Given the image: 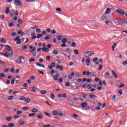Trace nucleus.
<instances>
[{
	"instance_id": "1",
	"label": "nucleus",
	"mask_w": 127,
	"mask_h": 127,
	"mask_svg": "<svg viewBox=\"0 0 127 127\" xmlns=\"http://www.w3.org/2000/svg\"><path fill=\"white\" fill-rule=\"evenodd\" d=\"M95 53L92 51H87L84 53V55L85 57H90L91 55H93V54H94Z\"/></svg>"
},
{
	"instance_id": "2",
	"label": "nucleus",
	"mask_w": 127,
	"mask_h": 127,
	"mask_svg": "<svg viewBox=\"0 0 127 127\" xmlns=\"http://www.w3.org/2000/svg\"><path fill=\"white\" fill-rule=\"evenodd\" d=\"M14 4L17 5V6H22V3L20 0H14Z\"/></svg>"
},
{
	"instance_id": "3",
	"label": "nucleus",
	"mask_w": 127,
	"mask_h": 127,
	"mask_svg": "<svg viewBox=\"0 0 127 127\" xmlns=\"http://www.w3.org/2000/svg\"><path fill=\"white\" fill-rule=\"evenodd\" d=\"M85 61L87 66H90V65H91V59H90V58H87Z\"/></svg>"
},
{
	"instance_id": "4",
	"label": "nucleus",
	"mask_w": 127,
	"mask_h": 127,
	"mask_svg": "<svg viewBox=\"0 0 127 127\" xmlns=\"http://www.w3.org/2000/svg\"><path fill=\"white\" fill-rule=\"evenodd\" d=\"M116 11L119 13H120V14H125V11H124V10L123 9H118L116 10Z\"/></svg>"
},
{
	"instance_id": "5",
	"label": "nucleus",
	"mask_w": 127,
	"mask_h": 127,
	"mask_svg": "<svg viewBox=\"0 0 127 127\" xmlns=\"http://www.w3.org/2000/svg\"><path fill=\"white\" fill-rule=\"evenodd\" d=\"M118 23L120 25H123V24H125V23H126V21L119 20H118Z\"/></svg>"
},
{
	"instance_id": "6",
	"label": "nucleus",
	"mask_w": 127,
	"mask_h": 127,
	"mask_svg": "<svg viewBox=\"0 0 127 127\" xmlns=\"http://www.w3.org/2000/svg\"><path fill=\"white\" fill-rule=\"evenodd\" d=\"M7 54L8 56L9 55L10 56H12V55H13V53L11 51V50H10L7 52Z\"/></svg>"
},
{
	"instance_id": "7",
	"label": "nucleus",
	"mask_w": 127,
	"mask_h": 127,
	"mask_svg": "<svg viewBox=\"0 0 127 127\" xmlns=\"http://www.w3.org/2000/svg\"><path fill=\"white\" fill-rule=\"evenodd\" d=\"M36 117L39 120H42V119H43V115H42V114H40L37 115Z\"/></svg>"
},
{
	"instance_id": "8",
	"label": "nucleus",
	"mask_w": 127,
	"mask_h": 127,
	"mask_svg": "<svg viewBox=\"0 0 127 127\" xmlns=\"http://www.w3.org/2000/svg\"><path fill=\"white\" fill-rule=\"evenodd\" d=\"M36 64L37 66H38L39 67H42L43 68H45V66L42 64H39L38 62H37L36 63Z\"/></svg>"
},
{
	"instance_id": "9",
	"label": "nucleus",
	"mask_w": 127,
	"mask_h": 127,
	"mask_svg": "<svg viewBox=\"0 0 127 127\" xmlns=\"http://www.w3.org/2000/svg\"><path fill=\"white\" fill-rule=\"evenodd\" d=\"M18 122L20 125H24V123H25V122L22 119L19 120Z\"/></svg>"
},
{
	"instance_id": "10",
	"label": "nucleus",
	"mask_w": 127,
	"mask_h": 127,
	"mask_svg": "<svg viewBox=\"0 0 127 127\" xmlns=\"http://www.w3.org/2000/svg\"><path fill=\"white\" fill-rule=\"evenodd\" d=\"M87 105H88V104L86 102L80 104V106H81L82 108H86V106H87Z\"/></svg>"
},
{
	"instance_id": "11",
	"label": "nucleus",
	"mask_w": 127,
	"mask_h": 127,
	"mask_svg": "<svg viewBox=\"0 0 127 127\" xmlns=\"http://www.w3.org/2000/svg\"><path fill=\"white\" fill-rule=\"evenodd\" d=\"M89 97H90V99H96V98H97V96L96 95H95L94 94H90L89 95Z\"/></svg>"
},
{
	"instance_id": "12",
	"label": "nucleus",
	"mask_w": 127,
	"mask_h": 127,
	"mask_svg": "<svg viewBox=\"0 0 127 127\" xmlns=\"http://www.w3.org/2000/svg\"><path fill=\"white\" fill-rule=\"evenodd\" d=\"M5 13L6 14H8V13H9V7H6V10L5 11Z\"/></svg>"
},
{
	"instance_id": "13",
	"label": "nucleus",
	"mask_w": 127,
	"mask_h": 127,
	"mask_svg": "<svg viewBox=\"0 0 127 127\" xmlns=\"http://www.w3.org/2000/svg\"><path fill=\"white\" fill-rule=\"evenodd\" d=\"M52 115L53 116H58V112H57V111H53L52 112Z\"/></svg>"
},
{
	"instance_id": "14",
	"label": "nucleus",
	"mask_w": 127,
	"mask_h": 127,
	"mask_svg": "<svg viewBox=\"0 0 127 127\" xmlns=\"http://www.w3.org/2000/svg\"><path fill=\"white\" fill-rule=\"evenodd\" d=\"M111 12V9L110 8H108L105 11V14H109Z\"/></svg>"
},
{
	"instance_id": "15",
	"label": "nucleus",
	"mask_w": 127,
	"mask_h": 127,
	"mask_svg": "<svg viewBox=\"0 0 127 127\" xmlns=\"http://www.w3.org/2000/svg\"><path fill=\"white\" fill-rule=\"evenodd\" d=\"M111 72L112 73V75L115 77V78H118V75H117L116 73H115V71L114 70H112Z\"/></svg>"
},
{
	"instance_id": "16",
	"label": "nucleus",
	"mask_w": 127,
	"mask_h": 127,
	"mask_svg": "<svg viewBox=\"0 0 127 127\" xmlns=\"http://www.w3.org/2000/svg\"><path fill=\"white\" fill-rule=\"evenodd\" d=\"M105 23L106 24H108V25H113V22L109 21H105Z\"/></svg>"
},
{
	"instance_id": "17",
	"label": "nucleus",
	"mask_w": 127,
	"mask_h": 127,
	"mask_svg": "<svg viewBox=\"0 0 127 127\" xmlns=\"http://www.w3.org/2000/svg\"><path fill=\"white\" fill-rule=\"evenodd\" d=\"M5 47L7 50L9 51L12 50L11 47H10V46H9V45H5Z\"/></svg>"
},
{
	"instance_id": "18",
	"label": "nucleus",
	"mask_w": 127,
	"mask_h": 127,
	"mask_svg": "<svg viewBox=\"0 0 127 127\" xmlns=\"http://www.w3.org/2000/svg\"><path fill=\"white\" fill-rule=\"evenodd\" d=\"M42 51H44L45 52H48V51H49V49L46 48V47H43Z\"/></svg>"
},
{
	"instance_id": "19",
	"label": "nucleus",
	"mask_w": 127,
	"mask_h": 127,
	"mask_svg": "<svg viewBox=\"0 0 127 127\" xmlns=\"http://www.w3.org/2000/svg\"><path fill=\"white\" fill-rule=\"evenodd\" d=\"M40 94L42 95H45L47 93V91L46 90H42L40 91Z\"/></svg>"
},
{
	"instance_id": "20",
	"label": "nucleus",
	"mask_w": 127,
	"mask_h": 127,
	"mask_svg": "<svg viewBox=\"0 0 127 127\" xmlns=\"http://www.w3.org/2000/svg\"><path fill=\"white\" fill-rule=\"evenodd\" d=\"M44 114H45L46 115V116H47V117H49V118H51V114L47 113V112H44Z\"/></svg>"
},
{
	"instance_id": "21",
	"label": "nucleus",
	"mask_w": 127,
	"mask_h": 127,
	"mask_svg": "<svg viewBox=\"0 0 127 127\" xmlns=\"http://www.w3.org/2000/svg\"><path fill=\"white\" fill-rule=\"evenodd\" d=\"M11 120H12V117H7L6 119V121H7V122H10Z\"/></svg>"
},
{
	"instance_id": "22",
	"label": "nucleus",
	"mask_w": 127,
	"mask_h": 127,
	"mask_svg": "<svg viewBox=\"0 0 127 127\" xmlns=\"http://www.w3.org/2000/svg\"><path fill=\"white\" fill-rule=\"evenodd\" d=\"M32 113H37L38 110L36 108H34L31 111Z\"/></svg>"
},
{
	"instance_id": "23",
	"label": "nucleus",
	"mask_w": 127,
	"mask_h": 127,
	"mask_svg": "<svg viewBox=\"0 0 127 127\" xmlns=\"http://www.w3.org/2000/svg\"><path fill=\"white\" fill-rule=\"evenodd\" d=\"M0 41H1V42H2V43H5V42H6V41H5V39L3 38H1L0 39Z\"/></svg>"
},
{
	"instance_id": "24",
	"label": "nucleus",
	"mask_w": 127,
	"mask_h": 127,
	"mask_svg": "<svg viewBox=\"0 0 127 127\" xmlns=\"http://www.w3.org/2000/svg\"><path fill=\"white\" fill-rule=\"evenodd\" d=\"M14 82H15V78H13L11 81V85H14Z\"/></svg>"
},
{
	"instance_id": "25",
	"label": "nucleus",
	"mask_w": 127,
	"mask_h": 127,
	"mask_svg": "<svg viewBox=\"0 0 127 127\" xmlns=\"http://www.w3.org/2000/svg\"><path fill=\"white\" fill-rule=\"evenodd\" d=\"M8 127H14V124L13 123H10L8 124Z\"/></svg>"
},
{
	"instance_id": "26",
	"label": "nucleus",
	"mask_w": 127,
	"mask_h": 127,
	"mask_svg": "<svg viewBox=\"0 0 127 127\" xmlns=\"http://www.w3.org/2000/svg\"><path fill=\"white\" fill-rule=\"evenodd\" d=\"M34 116H35V113H32V114H29V118H32V117H34Z\"/></svg>"
},
{
	"instance_id": "27",
	"label": "nucleus",
	"mask_w": 127,
	"mask_h": 127,
	"mask_svg": "<svg viewBox=\"0 0 127 127\" xmlns=\"http://www.w3.org/2000/svg\"><path fill=\"white\" fill-rule=\"evenodd\" d=\"M53 54H54L55 55H57L58 54V51L55 50L52 52Z\"/></svg>"
},
{
	"instance_id": "28",
	"label": "nucleus",
	"mask_w": 127,
	"mask_h": 127,
	"mask_svg": "<svg viewBox=\"0 0 127 127\" xmlns=\"http://www.w3.org/2000/svg\"><path fill=\"white\" fill-rule=\"evenodd\" d=\"M13 98V97L12 96H10L7 97V99H8V101H11V100H12Z\"/></svg>"
},
{
	"instance_id": "29",
	"label": "nucleus",
	"mask_w": 127,
	"mask_h": 127,
	"mask_svg": "<svg viewBox=\"0 0 127 127\" xmlns=\"http://www.w3.org/2000/svg\"><path fill=\"white\" fill-rule=\"evenodd\" d=\"M101 18L102 20H106V19H107V17L105 15H102Z\"/></svg>"
},
{
	"instance_id": "30",
	"label": "nucleus",
	"mask_w": 127,
	"mask_h": 127,
	"mask_svg": "<svg viewBox=\"0 0 127 127\" xmlns=\"http://www.w3.org/2000/svg\"><path fill=\"white\" fill-rule=\"evenodd\" d=\"M25 102H26V103H29L30 102V99L29 98L25 99Z\"/></svg>"
},
{
	"instance_id": "31",
	"label": "nucleus",
	"mask_w": 127,
	"mask_h": 127,
	"mask_svg": "<svg viewBox=\"0 0 127 127\" xmlns=\"http://www.w3.org/2000/svg\"><path fill=\"white\" fill-rule=\"evenodd\" d=\"M22 114V111L19 110L17 111V115H21Z\"/></svg>"
},
{
	"instance_id": "32",
	"label": "nucleus",
	"mask_w": 127,
	"mask_h": 127,
	"mask_svg": "<svg viewBox=\"0 0 127 127\" xmlns=\"http://www.w3.org/2000/svg\"><path fill=\"white\" fill-rule=\"evenodd\" d=\"M87 89H91L92 88V85L91 84H88L86 86Z\"/></svg>"
},
{
	"instance_id": "33",
	"label": "nucleus",
	"mask_w": 127,
	"mask_h": 127,
	"mask_svg": "<svg viewBox=\"0 0 127 127\" xmlns=\"http://www.w3.org/2000/svg\"><path fill=\"white\" fill-rule=\"evenodd\" d=\"M3 64H5V62L0 61V64L1 65V66H3Z\"/></svg>"
},
{
	"instance_id": "34",
	"label": "nucleus",
	"mask_w": 127,
	"mask_h": 127,
	"mask_svg": "<svg viewBox=\"0 0 127 127\" xmlns=\"http://www.w3.org/2000/svg\"><path fill=\"white\" fill-rule=\"evenodd\" d=\"M58 40H61L62 39V36L61 35H59L58 36Z\"/></svg>"
},
{
	"instance_id": "35",
	"label": "nucleus",
	"mask_w": 127,
	"mask_h": 127,
	"mask_svg": "<svg viewBox=\"0 0 127 127\" xmlns=\"http://www.w3.org/2000/svg\"><path fill=\"white\" fill-rule=\"evenodd\" d=\"M28 109H29V108L26 107H23L22 108V110L23 111H27V110H28Z\"/></svg>"
},
{
	"instance_id": "36",
	"label": "nucleus",
	"mask_w": 127,
	"mask_h": 127,
	"mask_svg": "<svg viewBox=\"0 0 127 127\" xmlns=\"http://www.w3.org/2000/svg\"><path fill=\"white\" fill-rule=\"evenodd\" d=\"M118 93H119L120 94V95H123V90L119 89Z\"/></svg>"
},
{
	"instance_id": "37",
	"label": "nucleus",
	"mask_w": 127,
	"mask_h": 127,
	"mask_svg": "<svg viewBox=\"0 0 127 127\" xmlns=\"http://www.w3.org/2000/svg\"><path fill=\"white\" fill-rule=\"evenodd\" d=\"M50 38V35H48L45 38V40H47L48 39H49Z\"/></svg>"
},
{
	"instance_id": "38",
	"label": "nucleus",
	"mask_w": 127,
	"mask_h": 127,
	"mask_svg": "<svg viewBox=\"0 0 127 127\" xmlns=\"http://www.w3.org/2000/svg\"><path fill=\"white\" fill-rule=\"evenodd\" d=\"M46 59L47 60V61H50V57L49 56H47L46 57Z\"/></svg>"
},
{
	"instance_id": "39",
	"label": "nucleus",
	"mask_w": 127,
	"mask_h": 127,
	"mask_svg": "<svg viewBox=\"0 0 127 127\" xmlns=\"http://www.w3.org/2000/svg\"><path fill=\"white\" fill-rule=\"evenodd\" d=\"M3 56H4L5 57H6V58H8V55H7V52L4 53Z\"/></svg>"
},
{
	"instance_id": "40",
	"label": "nucleus",
	"mask_w": 127,
	"mask_h": 127,
	"mask_svg": "<svg viewBox=\"0 0 127 127\" xmlns=\"http://www.w3.org/2000/svg\"><path fill=\"white\" fill-rule=\"evenodd\" d=\"M74 52L76 55H78V54H79V52L77 51V50H74Z\"/></svg>"
},
{
	"instance_id": "41",
	"label": "nucleus",
	"mask_w": 127,
	"mask_h": 127,
	"mask_svg": "<svg viewBox=\"0 0 127 127\" xmlns=\"http://www.w3.org/2000/svg\"><path fill=\"white\" fill-rule=\"evenodd\" d=\"M16 43H17V44H21V41L20 39H18V40L17 41Z\"/></svg>"
},
{
	"instance_id": "42",
	"label": "nucleus",
	"mask_w": 127,
	"mask_h": 127,
	"mask_svg": "<svg viewBox=\"0 0 127 127\" xmlns=\"http://www.w3.org/2000/svg\"><path fill=\"white\" fill-rule=\"evenodd\" d=\"M66 41H67V39H66V38H64L62 40V43H66Z\"/></svg>"
},
{
	"instance_id": "43",
	"label": "nucleus",
	"mask_w": 127,
	"mask_h": 127,
	"mask_svg": "<svg viewBox=\"0 0 127 127\" xmlns=\"http://www.w3.org/2000/svg\"><path fill=\"white\" fill-rule=\"evenodd\" d=\"M13 25H14V23H13V22H12L9 24L8 27H11V26H13Z\"/></svg>"
},
{
	"instance_id": "44",
	"label": "nucleus",
	"mask_w": 127,
	"mask_h": 127,
	"mask_svg": "<svg viewBox=\"0 0 127 127\" xmlns=\"http://www.w3.org/2000/svg\"><path fill=\"white\" fill-rule=\"evenodd\" d=\"M51 98H52V99H54V98H55V96L54 95V93H52L51 94Z\"/></svg>"
},
{
	"instance_id": "45",
	"label": "nucleus",
	"mask_w": 127,
	"mask_h": 127,
	"mask_svg": "<svg viewBox=\"0 0 127 127\" xmlns=\"http://www.w3.org/2000/svg\"><path fill=\"white\" fill-rule=\"evenodd\" d=\"M63 98H67V93H64L62 95Z\"/></svg>"
},
{
	"instance_id": "46",
	"label": "nucleus",
	"mask_w": 127,
	"mask_h": 127,
	"mask_svg": "<svg viewBox=\"0 0 127 127\" xmlns=\"http://www.w3.org/2000/svg\"><path fill=\"white\" fill-rule=\"evenodd\" d=\"M18 22L19 23V24H21V23H22V20L21 19H19Z\"/></svg>"
},
{
	"instance_id": "47",
	"label": "nucleus",
	"mask_w": 127,
	"mask_h": 127,
	"mask_svg": "<svg viewBox=\"0 0 127 127\" xmlns=\"http://www.w3.org/2000/svg\"><path fill=\"white\" fill-rule=\"evenodd\" d=\"M20 100V101H24V100H25V97L24 96H21Z\"/></svg>"
},
{
	"instance_id": "48",
	"label": "nucleus",
	"mask_w": 127,
	"mask_h": 127,
	"mask_svg": "<svg viewBox=\"0 0 127 127\" xmlns=\"http://www.w3.org/2000/svg\"><path fill=\"white\" fill-rule=\"evenodd\" d=\"M42 35L41 34H38V35L37 36V38H40L41 37H42Z\"/></svg>"
},
{
	"instance_id": "49",
	"label": "nucleus",
	"mask_w": 127,
	"mask_h": 127,
	"mask_svg": "<svg viewBox=\"0 0 127 127\" xmlns=\"http://www.w3.org/2000/svg\"><path fill=\"white\" fill-rule=\"evenodd\" d=\"M91 74H92L91 72L87 71L86 73V76H90V75H91Z\"/></svg>"
},
{
	"instance_id": "50",
	"label": "nucleus",
	"mask_w": 127,
	"mask_h": 127,
	"mask_svg": "<svg viewBox=\"0 0 127 127\" xmlns=\"http://www.w3.org/2000/svg\"><path fill=\"white\" fill-rule=\"evenodd\" d=\"M127 61H124L122 63V65H127Z\"/></svg>"
},
{
	"instance_id": "51",
	"label": "nucleus",
	"mask_w": 127,
	"mask_h": 127,
	"mask_svg": "<svg viewBox=\"0 0 127 127\" xmlns=\"http://www.w3.org/2000/svg\"><path fill=\"white\" fill-rule=\"evenodd\" d=\"M53 68H54V67H55V63L53 62L51 63V65Z\"/></svg>"
},
{
	"instance_id": "52",
	"label": "nucleus",
	"mask_w": 127,
	"mask_h": 127,
	"mask_svg": "<svg viewBox=\"0 0 127 127\" xmlns=\"http://www.w3.org/2000/svg\"><path fill=\"white\" fill-rule=\"evenodd\" d=\"M38 26H34L33 27H31V29H36V28H38Z\"/></svg>"
},
{
	"instance_id": "53",
	"label": "nucleus",
	"mask_w": 127,
	"mask_h": 127,
	"mask_svg": "<svg viewBox=\"0 0 127 127\" xmlns=\"http://www.w3.org/2000/svg\"><path fill=\"white\" fill-rule=\"evenodd\" d=\"M14 13L15 15H18V11L17 10L14 11Z\"/></svg>"
},
{
	"instance_id": "54",
	"label": "nucleus",
	"mask_w": 127,
	"mask_h": 127,
	"mask_svg": "<svg viewBox=\"0 0 127 127\" xmlns=\"http://www.w3.org/2000/svg\"><path fill=\"white\" fill-rule=\"evenodd\" d=\"M22 49H26V48H27V46H26V45H23L22 47Z\"/></svg>"
},
{
	"instance_id": "55",
	"label": "nucleus",
	"mask_w": 127,
	"mask_h": 127,
	"mask_svg": "<svg viewBox=\"0 0 127 127\" xmlns=\"http://www.w3.org/2000/svg\"><path fill=\"white\" fill-rule=\"evenodd\" d=\"M19 39V36H17L15 39H14V41H17Z\"/></svg>"
},
{
	"instance_id": "56",
	"label": "nucleus",
	"mask_w": 127,
	"mask_h": 127,
	"mask_svg": "<svg viewBox=\"0 0 127 127\" xmlns=\"http://www.w3.org/2000/svg\"><path fill=\"white\" fill-rule=\"evenodd\" d=\"M71 46H72V47H75V46H76V43L73 42V43L71 44Z\"/></svg>"
},
{
	"instance_id": "57",
	"label": "nucleus",
	"mask_w": 127,
	"mask_h": 127,
	"mask_svg": "<svg viewBox=\"0 0 127 127\" xmlns=\"http://www.w3.org/2000/svg\"><path fill=\"white\" fill-rule=\"evenodd\" d=\"M34 61H35V60L33 58H31V60H29V62H34Z\"/></svg>"
},
{
	"instance_id": "58",
	"label": "nucleus",
	"mask_w": 127,
	"mask_h": 127,
	"mask_svg": "<svg viewBox=\"0 0 127 127\" xmlns=\"http://www.w3.org/2000/svg\"><path fill=\"white\" fill-rule=\"evenodd\" d=\"M99 62L100 63V64H103V59H99Z\"/></svg>"
},
{
	"instance_id": "59",
	"label": "nucleus",
	"mask_w": 127,
	"mask_h": 127,
	"mask_svg": "<svg viewBox=\"0 0 127 127\" xmlns=\"http://www.w3.org/2000/svg\"><path fill=\"white\" fill-rule=\"evenodd\" d=\"M52 34H55L56 33V31L55 29L52 30Z\"/></svg>"
},
{
	"instance_id": "60",
	"label": "nucleus",
	"mask_w": 127,
	"mask_h": 127,
	"mask_svg": "<svg viewBox=\"0 0 127 127\" xmlns=\"http://www.w3.org/2000/svg\"><path fill=\"white\" fill-rule=\"evenodd\" d=\"M37 88L36 87H33V92H36Z\"/></svg>"
},
{
	"instance_id": "61",
	"label": "nucleus",
	"mask_w": 127,
	"mask_h": 127,
	"mask_svg": "<svg viewBox=\"0 0 127 127\" xmlns=\"http://www.w3.org/2000/svg\"><path fill=\"white\" fill-rule=\"evenodd\" d=\"M99 66V71H101L102 70V68H103V66L101 64H100Z\"/></svg>"
},
{
	"instance_id": "62",
	"label": "nucleus",
	"mask_w": 127,
	"mask_h": 127,
	"mask_svg": "<svg viewBox=\"0 0 127 127\" xmlns=\"http://www.w3.org/2000/svg\"><path fill=\"white\" fill-rule=\"evenodd\" d=\"M18 118H19V116H18V115H15L14 116V119L15 120V119H18Z\"/></svg>"
},
{
	"instance_id": "63",
	"label": "nucleus",
	"mask_w": 127,
	"mask_h": 127,
	"mask_svg": "<svg viewBox=\"0 0 127 127\" xmlns=\"http://www.w3.org/2000/svg\"><path fill=\"white\" fill-rule=\"evenodd\" d=\"M46 30L47 32H48V33H49V32H50V31H51V30L49 28H47Z\"/></svg>"
},
{
	"instance_id": "64",
	"label": "nucleus",
	"mask_w": 127,
	"mask_h": 127,
	"mask_svg": "<svg viewBox=\"0 0 127 127\" xmlns=\"http://www.w3.org/2000/svg\"><path fill=\"white\" fill-rule=\"evenodd\" d=\"M51 126L50 125H44L43 127H50Z\"/></svg>"
}]
</instances>
